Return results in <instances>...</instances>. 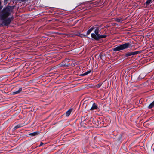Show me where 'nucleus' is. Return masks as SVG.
<instances>
[{
    "label": "nucleus",
    "mask_w": 154,
    "mask_h": 154,
    "mask_svg": "<svg viewBox=\"0 0 154 154\" xmlns=\"http://www.w3.org/2000/svg\"><path fill=\"white\" fill-rule=\"evenodd\" d=\"M98 106L97 104L95 103H93L92 107L90 109V110H94L97 109Z\"/></svg>",
    "instance_id": "39448f33"
},
{
    "label": "nucleus",
    "mask_w": 154,
    "mask_h": 154,
    "mask_svg": "<svg viewBox=\"0 0 154 154\" xmlns=\"http://www.w3.org/2000/svg\"><path fill=\"white\" fill-rule=\"evenodd\" d=\"M131 46L130 43H125L113 48V50L115 51H118L128 48Z\"/></svg>",
    "instance_id": "f03ea898"
},
{
    "label": "nucleus",
    "mask_w": 154,
    "mask_h": 154,
    "mask_svg": "<svg viewBox=\"0 0 154 154\" xmlns=\"http://www.w3.org/2000/svg\"><path fill=\"white\" fill-rule=\"evenodd\" d=\"M154 106V101L152 102L148 106L149 109H151Z\"/></svg>",
    "instance_id": "9d476101"
},
{
    "label": "nucleus",
    "mask_w": 154,
    "mask_h": 154,
    "mask_svg": "<svg viewBox=\"0 0 154 154\" xmlns=\"http://www.w3.org/2000/svg\"><path fill=\"white\" fill-rule=\"evenodd\" d=\"M8 0H4L5 2H7Z\"/></svg>",
    "instance_id": "aec40b11"
},
{
    "label": "nucleus",
    "mask_w": 154,
    "mask_h": 154,
    "mask_svg": "<svg viewBox=\"0 0 154 154\" xmlns=\"http://www.w3.org/2000/svg\"><path fill=\"white\" fill-rule=\"evenodd\" d=\"M152 0H147L146 2V5H149L150 3L152 2Z\"/></svg>",
    "instance_id": "ddd939ff"
},
{
    "label": "nucleus",
    "mask_w": 154,
    "mask_h": 154,
    "mask_svg": "<svg viewBox=\"0 0 154 154\" xmlns=\"http://www.w3.org/2000/svg\"><path fill=\"white\" fill-rule=\"evenodd\" d=\"M12 11L11 7L8 6L4 8L0 12V19L2 21V23L5 26H7L10 24L11 20L10 18H8Z\"/></svg>",
    "instance_id": "f257e3e1"
},
{
    "label": "nucleus",
    "mask_w": 154,
    "mask_h": 154,
    "mask_svg": "<svg viewBox=\"0 0 154 154\" xmlns=\"http://www.w3.org/2000/svg\"><path fill=\"white\" fill-rule=\"evenodd\" d=\"M70 66V65L69 64H62L61 65L62 66H66V67H68Z\"/></svg>",
    "instance_id": "2eb2a0df"
},
{
    "label": "nucleus",
    "mask_w": 154,
    "mask_h": 154,
    "mask_svg": "<svg viewBox=\"0 0 154 154\" xmlns=\"http://www.w3.org/2000/svg\"><path fill=\"white\" fill-rule=\"evenodd\" d=\"M1 2L0 1V10L2 8V7L1 6Z\"/></svg>",
    "instance_id": "f3484780"
},
{
    "label": "nucleus",
    "mask_w": 154,
    "mask_h": 154,
    "mask_svg": "<svg viewBox=\"0 0 154 154\" xmlns=\"http://www.w3.org/2000/svg\"><path fill=\"white\" fill-rule=\"evenodd\" d=\"M26 0H21L22 2H23L24 1H25Z\"/></svg>",
    "instance_id": "412c9836"
},
{
    "label": "nucleus",
    "mask_w": 154,
    "mask_h": 154,
    "mask_svg": "<svg viewBox=\"0 0 154 154\" xmlns=\"http://www.w3.org/2000/svg\"><path fill=\"white\" fill-rule=\"evenodd\" d=\"M94 29V26L91 28L89 29L87 31V35H89L90 33L92 31V30Z\"/></svg>",
    "instance_id": "6e6552de"
},
{
    "label": "nucleus",
    "mask_w": 154,
    "mask_h": 154,
    "mask_svg": "<svg viewBox=\"0 0 154 154\" xmlns=\"http://www.w3.org/2000/svg\"><path fill=\"white\" fill-rule=\"evenodd\" d=\"M100 39H102V38H105L106 37V35H100Z\"/></svg>",
    "instance_id": "f8f14e48"
},
{
    "label": "nucleus",
    "mask_w": 154,
    "mask_h": 154,
    "mask_svg": "<svg viewBox=\"0 0 154 154\" xmlns=\"http://www.w3.org/2000/svg\"><path fill=\"white\" fill-rule=\"evenodd\" d=\"M99 28L97 27L95 29L94 33H91V37L94 39L98 40L100 39V35L99 33Z\"/></svg>",
    "instance_id": "7ed1b4c3"
},
{
    "label": "nucleus",
    "mask_w": 154,
    "mask_h": 154,
    "mask_svg": "<svg viewBox=\"0 0 154 154\" xmlns=\"http://www.w3.org/2000/svg\"><path fill=\"white\" fill-rule=\"evenodd\" d=\"M21 127V125H17L15 126L14 128V129H17Z\"/></svg>",
    "instance_id": "4468645a"
},
{
    "label": "nucleus",
    "mask_w": 154,
    "mask_h": 154,
    "mask_svg": "<svg viewBox=\"0 0 154 154\" xmlns=\"http://www.w3.org/2000/svg\"><path fill=\"white\" fill-rule=\"evenodd\" d=\"M140 53V52L139 51L128 52L125 54V56L126 57H128L131 55H134Z\"/></svg>",
    "instance_id": "20e7f679"
},
{
    "label": "nucleus",
    "mask_w": 154,
    "mask_h": 154,
    "mask_svg": "<svg viewBox=\"0 0 154 154\" xmlns=\"http://www.w3.org/2000/svg\"><path fill=\"white\" fill-rule=\"evenodd\" d=\"M22 90V88H19V90L18 91H15V92H14L13 93V94L14 95H15V94H19L20 92Z\"/></svg>",
    "instance_id": "0eeeda50"
},
{
    "label": "nucleus",
    "mask_w": 154,
    "mask_h": 154,
    "mask_svg": "<svg viewBox=\"0 0 154 154\" xmlns=\"http://www.w3.org/2000/svg\"><path fill=\"white\" fill-rule=\"evenodd\" d=\"M39 133V131H37L32 133H30L29 135L32 137L38 135Z\"/></svg>",
    "instance_id": "423d86ee"
},
{
    "label": "nucleus",
    "mask_w": 154,
    "mask_h": 154,
    "mask_svg": "<svg viewBox=\"0 0 154 154\" xmlns=\"http://www.w3.org/2000/svg\"><path fill=\"white\" fill-rule=\"evenodd\" d=\"M91 70H89L88 71H87V72L84 73L82 75V76H85L87 75L88 74L90 73L91 72Z\"/></svg>",
    "instance_id": "9b49d317"
},
{
    "label": "nucleus",
    "mask_w": 154,
    "mask_h": 154,
    "mask_svg": "<svg viewBox=\"0 0 154 154\" xmlns=\"http://www.w3.org/2000/svg\"><path fill=\"white\" fill-rule=\"evenodd\" d=\"M101 85V84H97L96 85V87L97 88H99Z\"/></svg>",
    "instance_id": "dca6fc26"
},
{
    "label": "nucleus",
    "mask_w": 154,
    "mask_h": 154,
    "mask_svg": "<svg viewBox=\"0 0 154 154\" xmlns=\"http://www.w3.org/2000/svg\"><path fill=\"white\" fill-rule=\"evenodd\" d=\"M72 111L71 109H69L66 112V116H68L70 115Z\"/></svg>",
    "instance_id": "1a4fd4ad"
},
{
    "label": "nucleus",
    "mask_w": 154,
    "mask_h": 154,
    "mask_svg": "<svg viewBox=\"0 0 154 154\" xmlns=\"http://www.w3.org/2000/svg\"><path fill=\"white\" fill-rule=\"evenodd\" d=\"M120 19H117L116 20V21L118 22H120Z\"/></svg>",
    "instance_id": "a211bd4d"
},
{
    "label": "nucleus",
    "mask_w": 154,
    "mask_h": 154,
    "mask_svg": "<svg viewBox=\"0 0 154 154\" xmlns=\"http://www.w3.org/2000/svg\"><path fill=\"white\" fill-rule=\"evenodd\" d=\"M43 144V143L42 142H41L40 145L39 146H41Z\"/></svg>",
    "instance_id": "6ab92c4d"
}]
</instances>
